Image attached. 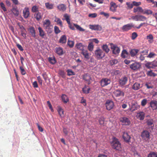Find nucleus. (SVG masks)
Returning a JSON list of instances; mask_svg holds the SVG:
<instances>
[{
  "label": "nucleus",
  "instance_id": "a19ab883",
  "mask_svg": "<svg viewBox=\"0 0 157 157\" xmlns=\"http://www.w3.org/2000/svg\"><path fill=\"white\" fill-rule=\"evenodd\" d=\"M35 18L37 21H39L42 18V16L41 13L39 12H38L37 13L34 15Z\"/></svg>",
  "mask_w": 157,
  "mask_h": 157
},
{
  "label": "nucleus",
  "instance_id": "f704fd0d",
  "mask_svg": "<svg viewBox=\"0 0 157 157\" xmlns=\"http://www.w3.org/2000/svg\"><path fill=\"white\" fill-rule=\"evenodd\" d=\"M129 55V53L127 52L126 50H123L121 54V56L123 58H126Z\"/></svg>",
  "mask_w": 157,
  "mask_h": 157
},
{
  "label": "nucleus",
  "instance_id": "f03ea898",
  "mask_svg": "<svg viewBox=\"0 0 157 157\" xmlns=\"http://www.w3.org/2000/svg\"><path fill=\"white\" fill-rule=\"evenodd\" d=\"M114 96L117 98L119 101H122L123 100L125 95L124 92L121 89H118L115 90L113 92Z\"/></svg>",
  "mask_w": 157,
  "mask_h": 157
},
{
  "label": "nucleus",
  "instance_id": "4c0bfd02",
  "mask_svg": "<svg viewBox=\"0 0 157 157\" xmlns=\"http://www.w3.org/2000/svg\"><path fill=\"white\" fill-rule=\"evenodd\" d=\"M101 48L106 53H108L110 49L107 44H103Z\"/></svg>",
  "mask_w": 157,
  "mask_h": 157
},
{
  "label": "nucleus",
  "instance_id": "8fccbe9b",
  "mask_svg": "<svg viewBox=\"0 0 157 157\" xmlns=\"http://www.w3.org/2000/svg\"><path fill=\"white\" fill-rule=\"evenodd\" d=\"M126 5L127 6V9H130L133 7V3L131 4L130 2H126Z\"/></svg>",
  "mask_w": 157,
  "mask_h": 157
},
{
  "label": "nucleus",
  "instance_id": "ddd939ff",
  "mask_svg": "<svg viewBox=\"0 0 157 157\" xmlns=\"http://www.w3.org/2000/svg\"><path fill=\"white\" fill-rule=\"evenodd\" d=\"M132 28H134V26L132 23H131L124 25L122 29L123 31H127L131 29Z\"/></svg>",
  "mask_w": 157,
  "mask_h": 157
},
{
  "label": "nucleus",
  "instance_id": "13d9d810",
  "mask_svg": "<svg viewBox=\"0 0 157 157\" xmlns=\"http://www.w3.org/2000/svg\"><path fill=\"white\" fill-rule=\"evenodd\" d=\"M20 69L21 70V73L22 75H24L26 74V71L23 67L20 66Z\"/></svg>",
  "mask_w": 157,
  "mask_h": 157
},
{
  "label": "nucleus",
  "instance_id": "c85d7f7f",
  "mask_svg": "<svg viewBox=\"0 0 157 157\" xmlns=\"http://www.w3.org/2000/svg\"><path fill=\"white\" fill-rule=\"evenodd\" d=\"M140 84L138 82H135L132 86V89L135 90H136L140 89L141 86Z\"/></svg>",
  "mask_w": 157,
  "mask_h": 157
},
{
  "label": "nucleus",
  "instance_id": "cd10ccee",
  "mask_svg": "<svg viewBox=\"0 0 157 157\" xmlns=\"http://www.w3.org/2000/svg\"><path fill=\"white\" fill-rule=\"evenodd\" d=\"M62 101L65 104L67 103L69 101V99L67 96L65 94H63L61 96Z\"/></svg>",
  "mask_w": 157,
  "mask_h": 157
},
{
  "label": "nucleus",
  "instance_id": "e433bc0d",
  "mask_svg": "<svg viewBox=\"0 0 157 157\" xmlns=\"http://www.w3.org/2000/svg\"><path fill=\"white\" fill-rule=\"evenodd\" d=\"M47 33L50 34L52 33L53 31V26L52 25L44 28Z\"/></svg>",
  "mask_w": 157,
  "mask_h": 157
},
{
  "label": "nucleus",
  "instance_id": "2eb2a0df",
  "mask_svg": "<svg viewBox=\"0 0 157 157\" xmlns=\"http://www.w3.org/2000/svg\"><path fill=\"white\" fill-rule=\"evenodd\" d=\"M140 107V106L137 103H132L131 106L129 108V109L131 112H133L137 110Z\"/></svg>",
  "mask_w": 157,
  "mask_h": 157
},
{
  "label": "nucleus",
  "instance_id": "69168bd1",
  "mask_svg": "<svg viewBox=\"0 0 157 157\" xmlns=\"http://www.w3.org/2000/svg\"><path fill=\"white\" fill-rule=\"evenodd\" d=\"M100 14L101 15H103L107 18H108L109 16V13H105L104 12H100Z\"/></svg>",
  "mask_w": 157,
  "mask_h": 157
},
{
  "label": "nucleus",
  "instance_id": "de8ad7c7",
  "mask_svg": "<svg viewBox=\"0 0 157 157\" xmlns=\"http://www.w3.org/2000/svg\"><path fill=\"white\" fill-rule=\"evenodd\" d=\"M59 74L61 76V77L62 78H65V77H66L65 73L62 70H61L59 71Z\"/></svg>",
  "mask_w": 157,
  "mask_h": 157
},
{
  "label": "nucleus",
  "instance_id": "c9c22d12",
  "mask_svg": "<svg viewBox=\"0 0 157 157\" xmlns=\"http://www.w3.org/2000/svg\"><path fill=\"white\" fill-rule=\"evenodd\" d=\"M48 60L50 63L52 64H55L56 62V58L54 56L49 57Z\"/></svg>",
  "mask_w": 157,
  "mask_h": 157
},
{
  "label": "nucleus",
  "instance_id": "4be33fe9",
  "mask_svg": "<svg viewBox=\"0 0 157 157\" xmlns=\"http://www.w3.org/2000/svg\"><path fill=\"white\" fill-rule=\"evenodd\" d=\"M23 16L25 18H28L29 16L30 13L28 8H25L23 11Z\"/></svg>",
  "mask_w": 157,
  "mask_h": 157
},
{
  "label": "nucleus",
  "instance_id": "a18cd8bd",
  "mask_svg": "<svg viewBox=\"0 0 157 157\" xmlns=\"http://www.w3.org/2000/svg\"><path fill=\"white\" fill-rule=\"evenodd\" d=\"M94 48V45L93 43L92 42L90 43L88 46V48L89 51H92L93 50Z\"/></svg>",
  "mask_w": 157,
  "mask_h": 157
},
{
  "label": "nucleus",
  "instance_id": "ea45409f",
  "mask_svg": "<svg viewBox=\"0 0 157 157\" xmlns=\"http://www.w3.org/2000/svg\"><path fill=\"white\" fill-rule=\"evenodd\" d=\"M54 21L57 23V25H59L61 27L63 26L62 22L59 18L55 17V19Z\"/></svg>",
  "mask_w": 157,
  "mask_h": 157
},
{
  "label": "nucleus",
  "instance_id": "37998d69",
  "mask_svg": "<svg viewBox=\"0 0 157 157\" xmlns=\"http://www.w3.org/2000/svg\"><path fill=\"white\" fill-rule=\"evenodd\" d=\"M67 75L68 76H70L71 75H75V73L71 69H68L67 70Z\"/></svg>",
  "mask_w": 157,
  "mask_h": 157
},
{
  "label": "nucleus",
  "instance_id": "473e14b6",
  "mask_svg": "<svg viewBox=\"0 0 157 157\" xmlns=\"http://www.w3.org/2000/svg\"><path fill=\"white\" fill-rule=\"evenodd\" d=\"M43 25L44 28L51 26L50 21L48 19L45 20L43 22Z\"/></svg>",
  "mask_w": 157,
  "mask_h": 157
},
{
  "label": "nucleus",
  "instance_id": "393cba45",
  "mask_svg": "<svg viewBox=\"0 0 157 157\" xmlns=\"http://www.w3.org/2000/svg\"><path fill=\"white\" fill-rule=\"evenodd\" d=\"M139 51V50L137 49H131L129 51V53L132 57H134L136 55Z\"/></svg>",
  "mask_w": 157,
  "mask_h": 157
},
{
  "label": "nucleus",
  "instance_id": "49530a36",
  "mask_svg": "<svg viewBox=\"0 0 157 157\" xmlns=\"http://www.w3.org/2000/svg\"><path fill=\"white\" fill-rule=\"evenodd\" d=\"M45 5L46 8L49 9H52L53 8V5L48 2L46 3Z\"/></svg>",
  "mask_w": 157,
  "mask_h": 157
},
{
  "label": "nucleus",
  "instance_id": "f257e3e1",
  "mask_svg": "<svg viewBox=\"0 0 157 157\" xmlns=\"http://www.w3.org/2000/svg\"><path fill=\"white\" fill-rule=\"evenodd\" d=\"M110 144L112 148L116 150H120L121 148V144L119 140L115 137H113Z\"/></svg>",
  "mask_w": 157,
  "mask_h": 157
},
{
  "label": "nucleus",
  "instance_id": "72a5a7b5",
  "mask_svg": "<svg viewBox=\"0 0 157 157\" xmlns=\"http://www.w3.org/2000/svg\"><path fill=\"white\" fill-rule=\"evenodd\" d=\"M57 111L61 117L64 116V111L61 107L59 106L58 107Z\"/></svg>",
  "mask_w": 157,
  "mask_h": 157
},
{
  "label": "nucleus",
  "instance_id": "5fc2aeb1",
  "mask_svg": "<svg viewBox=\"0 0 157 157\" xmlns=\"http://www.w3.org/2000/svg\"><path fill=\"white\" fill-rule=\"evenodd\" d=\"M67 45L70 47L72 48L74 45V42L73 41H71L69 40L67 41Z\"/></svg>",
  "mask_w": 157,
  "mask_h": 157
},
{
  "label": "nucleus",
  "instance_id": "7ed1b4c3",
  "mask_svg": "<svg viewBox=\"0 0 157 157\" xmlns=\"http://www.w3.org/2000/svg\"><path fill=\"white\" fill-rule=\"evenodd\" d=\"M106 109L110 111L114 107V102L111 99H107L106 100L105 103Z\"/></svg>",
  "mask_w": 157,
  "mask_h": 157
},
{
  "label": "nucleus",
  "instance_id": "c03bdc74",
  "mask_svg": "<svg viewBox=\"0 0 157 157\" xmlns=\"http://www.w3.org/2000/svg\"><path fill=\"white\" fill-rule=\"evenodd\" d=\"M153 13L152 11L150 10L144 9V12L143 13V14H147V15H150L152 14Z\"/></svg>",
  "mask_w": 157,
  "mask_h": 157
},
{
  "label": "nucleus",
  "instance_id": "39448f33",
  "mask_svg": "<svg viewBox=\"0 0 157 157\" xmlns=\"http://www.w3.org/2000/svg\"><path fill=\"white\" fill-rule=\"evenodd\" d=\"M120 121L122 125L129 126L131 124L129 119L126 117H122L120 118Z\"/></svg>",
  "mask_w": 157,
  "mask_h": 157
},
{
  "label": "nucleus",
  "instance_id": "c756f323",
  "mask_svg": "<svg viewBox=\"0 0 157 157\" xmlns=\"http://www.w3.org/2000/svg\"><path fill=\"white\" fill-rule=\"evenodd\" d=\"M67 38L65 35L62 36L59 40V42L63 44H65L67 41Z\"/></svg>",
  "mask_w": 157,
  "mask_h": 157
},
{
  "label": "nucleus",
  "instance_id": "9d476101",
  "mask_svg": "<svg viewBox=\"0 0 157 157\" xmlns=\"http://www.w3.org/2000/svg\"><path fill=\"white\" fill-rule=\"evenodd\" d=\"M141 136L143 139L144 140L150 139V135L149 132L147 130H144L142 132Z\"/></svg>",
  "mask_w": 157,
  "mask_h": 157
},
{
  "label": "nucleus",
  "instance_id": "a211bd4d",
  "mask_svg": "<svg viewBox=\"0 0 157 157\" xmlns=\"http://www.w3.org/2000/svg\"><path fill=\"white\" fill-rule=\"evenodd\" d=\"M89 28L92 30L95 31H101L102 29L101 27L98 25H90Z\"/></svg>",
  "mask_w": 157,
  "mask_h": 157
},
{
  "label": "nucleus",
  "instance_id": "2f4dec72",
  "mask_svg": "<svg viewBox=\"0 0 157 157\" xmlns=\"http://www.w3.org/2000/svg\"><path fill=\"white\" fill-rule=\"evenodd\" d=\"M81 54L84 56L85 59H89L90 58V56L88 51L87 50H84L82 51Z\"/></svg>",
  "mask_w": 157,
  "mask_h": 157
},
{
  "label": "nucleus",
  "instance_id": "b1692460",
  "mask_svg": "<svg viewBox=\"0 0 157 157\" xmlns=\"http://www.w3.org/2000/svg\"><path fill=\"white\" fill-rule=\"evenodd\" d=\"M29 32L30 33L31 36L34 38H35L36 37V31L34 28L32 26L30 27L28 29Z\"/></svg>",
  "mask_w": 157,
  "mask_h": 157
},
{
  "label": "nucleus",
  "instance_id": "58836bf2",
  "mask_svg": "<svg viewBox=\"0 0 157 157\" xmlns=\"http://www.w3.org/2000/svg\"><path fill=\"white\" fill-rule=\"evenodd\" d=\"M76 47L80 50L82 51L84 50V46L83 45L82 43H77L75 45Z\"/></svg>",
  "mask_w": 157,
  "mask_h": 157
},
{
  "label": "nucleus",
  "instance_id": "a878e982",
  "mask_svg": "<svg viewBox=\"0 0 157 157\" xmlns=\"http://www.w3.org/2000/svg\"><path fill=\"white\" fill-rule=\"evenodd\" d=\"M11 11L14 16L16 17L18 16L19 12L17 7H15L13 6L12 8L11 9Z\"/></svg>",
  "mask_w": 157,
  "mask_h": 157
},
{
  "label": "nucleus",
  "instance_id": "412c9836",
  "mask_svg": "<svg viewBox=\"0 0 157 157\" xmlns=\"http://www.w3.org/2000/svg\"><path fill=\"white\" fill-rule=\"evenodd\" d=\"M146 122L149 128H151L152 130L154 127L153 120L152 119H148Z\"/></svg>",
  "mask_w": 157,
  "mask_h": 157
},
{
  "label": "nucleus",
  "instance_id": "3c124183",
  "mask_svg": "<svg viewBox=\"0 0 157 157\" xmlns=\"http://www.w3.org/2000/svg\"><path fill=\"white\" fill-rule=\"evenodd\" d=\"M31 10L33 13L36 12L38 11V8L36 6H34L32 7Z\"/></svg>",
  "mask_w": 157,
  "mask_h": 157
},
{
  "label": "nucleus",
  "instance_id": "bb28decb",
  "mask_svg": "<svg viewBox=\"0 0 157 157\" xmlns=\"http://www.w3.org/2000/svg\"><path fill=\"white\" fill-rule=\"evenodd\" d=\"M137 12L140 13H143L144 12V10L140 6L134 8L133 9V12L136 13Z\"/></svg>",
  "mask_w": 157,
  "mask_h": 157
},
{
  "label": "nucleus",
  "instance_id": "0eeeda50",
  "mask_svg": "<svg viewBox=\"0 0 157 157\" xmlns=\"http://www.w3.org/2000/svg\"><path fill=\"white\" fill-rule=\"evenodd\" d=\"M131 19L133 20L136 21H144L146 20L147 18L145 17L143 15L140 14H138L136 15L135 16H132Z\"/></svg>",
  "mask_w": 157,
  "mask_h": 157
},
{
  "label": "nucleus",
  "instance_id": "6e6d98bb",
  "mask_svg": "<svg viewBox=\"0 0 157 157\" xmlns=\"http://www.w3.org/2000/svg\"><path fill=\"white\" fill-rule=\"evenodd\" d=\"M0 6L4 11L6 12L7 11V9L5 7V5L3 2H0Z\"/></svg>",
  "mask_w": 157,
  "mask_h": 157
},
{
  "label": "nucleus",
  "instance_id": "aec40b11",
  "mask_svg": "<svg viewBox=\"0 0 157 157\" xmlns=\"http://www.w3.org/2000/svg\"><path fill=\"white\" fill-rule=\"evenodd\" d=\"M145 116V113L143 111H140L137 113L136 117L137 119L142 121L144 120Z\"/></svg>",
  "mask_w": 157,
  "mask_h": 157
},
{
  "label": "nucleus",
  "instance_id": "423d86ee",
  "mask_svg": "<svg viewBox=\"0 0 157 157\" xmlns=\"http://www.w3.org/2000/svg\"><path fill=\"white\" fill-rule=\"evenodd\" d=\"M110 45L111 46V49L113 53L115 55L118 54L120 51V48L117 45L114 44L113 43H110Z\"/></svg>",
  "mask_w": 157,
  "mask_h": 157
},
{
  "label": "nucleus",
  "instance_id": "5701e85b",
  "mask_svg": "<svg viewBox=\"0 0 157 157\" xmlns=\"http://www.w3.org/2000/svg\"><path fill=\"white\" fill-rule=\"evenodd\" d=\"M55 50V52L59 56H62L64 53L63 49L61 47H56Z\"/></svg>",
  "mask_w": 157,
  "mask_h": 157
},
{
  "label": "nucleus",
  "instance_id": "6e6552de",
  "mask_svg": "<svg viewBox=\"0 0 157 157\" xmlns=\"http://www.w3.org/2000/svg\"><path fill=\"white\" fill-rule=\"evenodd\" d=\"M122 138L124 140L126 143H129L131 142V137L127 132L125 131L122 132Z\"/></svg>",
  "mask_w": 157,
  "mask_h": 157
},
{
  "label": "nucleus",
  "instance_id": "0e129e2a",
  "mask_svg": "<svg viewBox=\"0 0 157 157\" xmlns=\"http://www.w3.org/2000/svg\"><path fill=\"white\" fill-rule=\"evenodd\" d=\"M148 52V50H145L141 52L140 54H142L143 55H147Z\"/></svg>",
  "mask_w": 157,
  "mask_h": 157
},
{
  "label": "nucleus",
  "instance_id": "6ab92c4d",
  "mask_svg": "<svg viewBox=\"0 0 157 157\" xmlns=\"http://www.w3.org/2000/svg\"><path fill=\"white\" fill-rule=\"evenodd\" d=\"M128 78L126 76H124L119 79V82L121 86H124L127 83L128 81Z\"/></svg>",
  "mask_w": 157,
  "mask_h": 157
},
{
  "label": "nucleus",
  "instance_id": "e2e57ef3",
  "mask_svg": "<svg viewBox=\"0 0 157 157\" xmlns=\"http://www.w3.org/2000/svg\"><path fill=\"white\" fill-rule=\"evenodd\" d=\"M133 5V6H138L141 4V2H136V1H133L132 2Z\"/></svg>",
  "mask_w": 157,
  "mask_h": 157
},
{
  "label": "nucleus",
  "instance_id": "dca6fc26",
  "mask_svg": "<svg viewBox=\"0 0 157 157\" xmlns=\"http://www.w3.org/2000/svg\"><path fill=\"white\" fill-rule=\"evenodd\" d=\"M38 29L39 32V36L42 38L46 39L47 37L46 33L42 28L40 27H39L38 28Z\"/></svg>",
  "mask_w": 157,
  "mask_h": 157
},
{
  "label": "nucleus",
  "instance_id": "09e8293b",
  "mask_svg": "<svg viewBox=\"0 0 157 157\" xmlns=\"http://www.w3.org/2000/svg\"><path fill=\"white\" fill-rule=\"evenodd\" d=\"M145 66L148 69L152 68V66L151 62H147L145 64Z\"/></svg>",
  "mask_w": 157,
  "mask_h": 157
},
{
  "label": "nucleus",
  "instance_id": "864d4df0",
  "mask_svg": "<svg viewBox=\"0 0 157 157\" xmlns=\"http://www.w3.org/2000/svg\"><path fill=\"white\" fill-rule=\"evenodd\" d=\"M105 118L103 117H101L99 118V122L100 124L103 125L104 123Z\"/></svg>",
  "mask_w": 157,
  "mask_h": 157
},
{
  "label": "nucleus",
  "instance_id": "20e7f679",
  "mask_svg": "<svg viewBox=\"0 0 157 157\" xmlns=\"http://www.w3.org/2000/svg\"><path fill=\"white\" fill-rule=\"evenodd\" d=\"M95 56L98 59H102L105 56V53L101 49L98 48L95 51Z\"/></svg>",
  "mask_w": 157,
  "mask_h": 157
},
{
  "label": "nucleus",
  "instance_id": "4468645a",
  "mask_svg": "<svg viewBox=\"0 0 157 157\" xmlns=\"http://www.w3.org/2000/svg\"><path fill=\"white\" fill-rule=\"evenodd\" d=\"M83 79L86 82L88 85L91 84V80H92V78L90 75L87 74H84L83 76Z\"/></svg>",
  "mask_w": 157,
  "mask_h": 157
},
{
  "label": "nucleus",
  "instance_id": "f8f14e48",
  "mask_svg": "<svg viewBox=\"0 0 157 157\" xmlns=\"http://www.w3.org/2000/svg\"><path fill=\"white\" fill-rule=\"evenodd\" d=\"M69 27L72 30H74L75 29V27L77 29L81 32L84 31L85 30L84 29L82 28L81 26L77 24H71L69 25Z\"/></svg>",
  "mask_w": 157,
  "mask_h": 157
},
{
  "label": "nucleus",
  "instance_id": "680f3d73",
  "mask_svg": "<svg viewBox=\"0 0 157 157\" xmlns=\"http://www.w3.org/2000/svg\"><path fill=\"white\" fill-rule=\"evenodd\" d=\"M147 102V100L146 99H143L141 102V105L143 106H144L146 105Z\"/></svg>",
  "mask_w": 157,
  "mask_h": 157
},
{
  "label": "nucleus",
  "instance_id": "bf43d9fd",
  "mask_svg": "<svg viewBox=\"0 0 157 157\" xmlns=\"http://www.w3.org/2000/svg\"><path fill=\"white\" fill-rule=\"evenodd\" d=\"M54 29V31L56 34H57L60 32V30L59 29V27L57 26H55Z\"/></svg>",
  "mask_w": 157,
  "mask_h": 157
},
{
  "label": "nucleus",
  "instance_id": "7c9ffc66",
  "mask_svg": "<svg viewBox=\"0 0 157 157\" xmlns=\"http://www.w3.org/2000/svg\"><path fill=\"white\" fill-rule=\"evenodd\" d=\"M57 8L60 11H64L66 10V7L64 4H61L58 6Z\"/></svg>",
  "mask_w": 157,
  "mask_h": 157
},
{
  "label": "nucleus",
  "instance_id": "4d7b16f0",
  "mask_svg": "<svg viewBox=\"0 0 157 157\" xmlns=\"http://www.w3.org/2000/svg\"><path fill=\"white\" fill-rule=\"evenodd\" d=\"M156 55L153 52H151L147 56V58H152L154 57Z\"/></svg>",
  "mask_w": 157,
  "mask_h": 157
},
{
  "label": "nucleus",
  "instance_id": "9b49d317",
  "mask_svg": "<svg viewBox=\"0 0 157 157\" xmlns=\"http://www.w3.org/2000/svg\"><path fill=\"white\" fill-rule=\"evenodd\" d=\"M141 65L139 63L136 62L130 65V68L134 71H137L140 67Z\"/></svg>",
  "mask_w": 157,
  "mask_h": 157
},
{
  "label": "nucleus",
  "instance_id": "f3484780",
  "mask_svg": "<svg viewBox=\"0 0 157 157\" xmlns=\"http://www.w3.org/2000/svg\"><path fill=\"white\" fill-rule=\"evenodd\" d=\"M150 106L153 111L157 110V101L156 100H151L150 103Z\"/></svg>",
  "mask_w": 157,
  "mask_h": 157
},
{
  "label": "nucleus",
  "instance_id": "338daca9",
  "mask_svg": "<svg viewBox=\"0 0 157 157\" xmlns=\"http://www.w3.org/2000/svg\"><path fill=\"white\" fill-rule=\"evenodd\" d=\"M152 68H155L156 67H157V60H155L151 62Z\"/></svg>",
  "mask_w": 157,
  "mask_h": 157
},
{
  "label": "nucleus",
  "instance_id": "774afa93",
  "mask_svg": "<svg viewBox=\"0 0 157 157\" xmlns=\"http://www.w3.org/2000/svg\"><path fill=\"white\" fill-rule=\"evenodd\" d=\"M97 15L96 13H90L89 14L88 16L91 18H95L97 17Z\"/></svg>",
  "mask_w": 157,
  "mask_h": 157
},
{
  "label": "nucleus",
  "instance_id": "052dcab7",
  "mask_svg": "<svg viewBox=\"0 0 157 157\" xmlns=\"http://www.w3.org/2000/svg\"><path fill=\"white\" fill-rule=\"evenodd\" d=\"M138 36L136 32H134L132 33L131 36V39L133 40H135Z\"/></svg>",
  "mask_w": 157,
  "mask_h": 157
},
{
  "label": "nucleus",
  "instance_id": "1a4fd4ad",
  "mask_svg": "<svg viewBox=\"0 0 157 157\" xmlns=\"http://www.w3.org/2000/svg\"><path fill=\"white\" fill-rule=\"evenodd\" d=\"M110 80L107 78H103L100 81V85L102 87L110 84Z\"/></svg>",
  "mask_w": 157,
  "mask_h": 157
},
{
  "label": "nucleus",
  "instance_id": "79ce46f5",
  "mask_svg": "<svg viewBox=\"0 0 157 157\" xmlns=\"http://www.w3.org/2000/svg\"><path fill=\"white\" fill-rule=\"evenodd\" d=\"M147 157H157V152L151 151L148 154Z\"/></svg>",
  "mask_w": 157,
  "mask_h": 157
},
{
  "label": "nucleus",
  "instance_id": "603ef678",
  "mask_svg": "<svg viewBox=\"0 0 157 157\" xmlns=\"http://www.w3.org/2000/svg\"><path fill=\"white\" fill-rule=\"evenodd\" d=\"M118 60L116 59H114L110 61V63L111 66L115 65L118 63Z\"/></svg>",
  "mask_w": 157,
  "mask_h": 157
}]
</instances>
